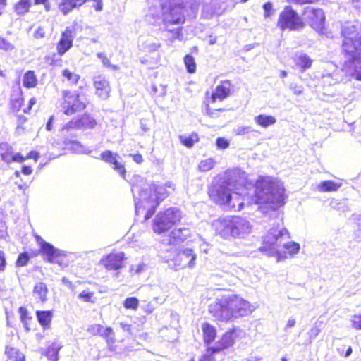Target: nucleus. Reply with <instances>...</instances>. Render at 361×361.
<instances>
[{
	"mask_svg": "<svg viewBox=\"0 0 361 361\" xmlns=\"http://www.w3.org/2000/svg\"><path fill=\"white\" fill-rule=\"evenodd\" d=\"M0 49L6 52H11L15 49V45L8 42L6 39L0 37Z\"/></svg>",
	"mask_w": 361,
	"mask_h": 361,
	"instance_id": "nucleus-46",
	"label": "nucleus"
},
{
	"mask_svg": "<svg viewBox=\"0 0 361 361\" xmlns=\"http://www.w3.org/2000/svg\"><path fill=\"white\" fill-rule=\"evenodd\" d=\"M99 159L103 161L112 166L113 169L116 171L123 178H126V169L119 159L121 157L111 150L104 151L100 154Z\"/></svg>",
	"mask_w": 361,
	"mask_h": 361,
	"instance_id": "nucleus-16",
	"label": "nucleus"
},
{
	"mask_svg": "<svg viewBox=\"0 0 361 361\" xmlns=\"http://www.w3.org/2000/svg\"><path fill=\"white\" fill-rule=\"evenodd\" d=\"M25 161V158L20 153H16L12 154V159H11V162H18L22 163Z\"/></svg>",
	"mask_w": 361,
	"mask_h": 361,
	"instance_id": "nucleus-57",
	"label": "nucleus"
},
{
	"mask_svg": "<svg viewBox=\"0 0 361 361\" xmlns=\"http://www.w3.org/2000/svg\"><path fill=\"white\" fill-rule=\"evenodd\" d=\"M221 353V348L213 346L207 348L206 352L202 355L200 361H216L215 356Z\"/></svg>",
	"mask_w": 361,
	"mask_h": 361,
	"instance_id": "nucleus-32",
	"label": "nucleus"
},
{
	"mask_svg": "<svg viewBox=\"0 0 361 361\" xmlns=\"http://www.w3.org/2000/svg\"><path fill=\"white\" fill-rule=\"evenodd\" d=\"M142 309L145 312L150 314L154 311V307L150 302H147L145 305L142 306Z\"/></svg>",
	"mask_w": 361,
	"mask_h": 361,
	"instance_id": "nucleus-60",
	"label": "nucleus"
},
{
	"mask_svg": "<svg viewBox=\"0 0 361 361\" xmlns=\"http://www.w3.org/2000/svg\"><path fill=\"white\" fill-rule=\"evenodd\" d=\"M93 295V292L84 290L78 295V298L85 302H92V298Z\"/></svg>",
	"mask_w": 361,
	"mask_h": 361,
	"instance_id": "nucleus-50",
	"label": "nucleus"
},
{
	"mask_svg": "<svg viewBox=\"0 0 361 361\" xmlns=\"http://www.w3.org/2000/svg\"><path fill=\"white\" fill-rule=\"evenodd\" d=\"M235 332L234 331L226 332L219 343L215 345L221 348V352L230 346H231L235 340Z\"/></svg>",
	"mask_w": 361,
	"mask_h": 361,
	"instance_id": "nucleus-24",
	"label": "nucleus"
},
{
	"mask_svg": "<svg viewBox=\"0 0 361 361\" xmlns=\"http://www.w3.org/2000/svg\"><path fill=\"white\" fill-rule=\"evenodd\" d=\"M350 321L353 328L357 330H361V313L353 315Z\"/></svg>",
	"mask_w": 361,
	"mask_h": 361,
	"instance_id": "nucleus-51",
	"label": "nucleus"
},
{
	"mask_svg": "<svg viewBox=\"0 0 361 361\" xmlns=\"http://www.w3.org/2000/svg\"><path fill=\"white\" fill-rule=\"evenodd\" d=\"M254 121L257 126L267 128L274 125L276 123V119L272 116L262 114L255 116Z\"/></svg>",
	"mask_w": 361,
	"mask_h": 361,
	"instance_id": "nucleus-23",
	"label": "nucleus"
},
{
	"mask_svg": "<svg viewBox=\"0 0 361 361\" xmlns=\"http://www.w3.org/2000/svg\"><path fill=\"white\" fill-rule=\"evenodd\" d=\"M302 15L314 30H319L324 27L326 18L322 9L308 6L304 8Z\"/></svg>",
	"mask_w": 361,
	"mask_h": 361,
	"instance_id": "nucleus-13",
	"label": "nucleus"
},
{
	"mask_svg": "<svg viewBox=\"0 0 361 361\" xmlns=\"http://www.w3.org/2000/svg\"><path fill=\"white\" fill-rule=\"evenodd\" d=\"M253 132H256V130L250 126H240L234 128V133L236 135H244Z\"/></svg>",
	"mask_w": 361,
	"mask_h": 361,
	"instance_id": "nucleus-47",
	"label": "nucleus"
},
{
	"mask_svg": "<svg viewBox=\"0 0 361 361\" xmlns=\"http://www.w3.org/2000/svg\"><path fill=\"white\" fill-rule=\"evenodd\" d=\"M324 77L326 78V81L329 82L330 85L347 80V79H344L343 77L338 75L337 72H334L332 73L324 75Z\"/></svg>",
	"mask_w": 361,
	"mask_h": 361,
	"instance_id": "nucleus-45",
	"label": "nucleus"
},
{
	"mask_svg": "<svg viewBox=\"0 0 361 361\" xmlns=\"http://www.w3.org/2000/svg\"><path fill=\"white\" fill-rule=\"evenodd\" d=\"M81 129L78 118H73L66 123L61 129L63 135H75L76 130Z\"/></svg>",
	"mask_w": 361,
	"mask_h": 361,
	"instance_id": "nucleus-25",
	"label": "nucleus"
},
{
	"mask_svg": "<svg viewBox=\"0 0 361 361\" xmlns=\"http://www.w3.org/2000/svg\"><path fill=\"white\" fill-rule=\"evenodd\" d=\"M224 111V109H212L209 107V104H207L204 113L210 118H215L219 116V112Z\"/></svg>",
	"mask_w": 361,
	"mask_h": 361,
	"instance_id": "nucleus-48",
	"label": "nucleus"
},
{
	"mask_svg": "<svg viewBox=\"0 0 361 361\" xmlns=\"http://www.w3.org/2000/svg\"><path fill=\"white\" fill-rule=\"evenodd\" d=\"M18 312L20 316V321L23 323L24 328L27 331H30V327L29 322L31 321L32 317L29 315L27 308L25 307H20L18 309Z\"/></svg>",
	"mask_w": 361,
	"mask_h": 361,
	"instance_id": "nucleus-35",
	"label": "nucleus"
},
{
	"mask_svg": "<svg viewBox=\"0 0 361 361\" xmlns=\"http://www.w3.org/2000/svg\"><path fill=\"white\" fill-rule=\"evenodd\" d=\"M30 259V256L27 252L20 253L16 261L17 267H24L27 265Z\"/></svg>",
	"mask_w": 361,
	"mask_h": 361,
	"instance_id": "nucleus-49",
	"label": "nucleus"
},
{
	"mask_svg": "<svg viewBox=\"0 0 361 361\" xmlns=\"http://www.w3.org/2000/svg\"><path fill=\"white\" fill-rule=\"evenodd\" d=\"M185 0H161V13L157 18L161 17L166 24H180L185 21L183 4Z\"/></svg>",
	"mask_w": 361,
	"mask_h": 361,
	"instance_id": "nucleus-9",
	"label": "nucleus"
},
{
	"mask_svg": "<svg viewBox=\"0 0 361 361\" xmlns=\"http://www.w3.org/2000/svg\"><path fill=\"white\" fill-rule=\"evenodd\" d=\"M277 26L283 31L287 29L298 30L304 27V23L298 13L290 6H286L279 14Z\"/></svg>",
	"mask_w": 361,
	"mask_h": 361,
	"instance_id": "nucleus-10",
	"label": "nucleus"
},
{
	"mask_svg": "<svg viewBox=\"0 0 361 361\" xmlns=\"http://www.w3.org/2000/svg\"><path fill=\"white\" fill-rule=\"evenodd\" d=\"M94 1H95V4L93 6V7L94 8V9L97 11H102L103 9V2H102V0H93Z\"/></svg>",
	"mask_w": 361,
	"mask_h": 361,
	"instance_id": "nucleus-62",
	"label": "nucleus"
},
{
	"mask_svg": "<svg viewBox=\"0 0 361 361\" xmlns=\"http://www.w3.org/2000/svg\"><path fill=\"white\" fill-rule=\"evenodd\" d=\"M125 259V254L123 252H111L104 255L100 259L99 263L108 271H116L123 267Z\"/></svg>",
	"mask_w": 361,
	"mask_h": 361,
	"instance_id": "nucleus-15",
	"label": "nucleus"
},
{
	"mask_svg": "<svg viewBox=\"0 0 361 361\" xmlns=\"http://www.w3.org/2000/svg\"><path fill=\"white\" fill-rule=\"evenodd\" d=\"M262 8L264 11V18H269L271 16V12L273 11L272 4L271 2H267V3L264 4Z\"/></svg>",
	"mask_w": 361,
	"mask_h": 361,
	"instance_id": "nucleus-54",
	"label": "nucleus"
},
{
	"mask_svg": "<svg viewBox=\"0 0 361 361\" xmlns=\"http://www.w3.org/2000/svg\"><path fill=\"white\" fill-rule=\"evenodd\" d=\"M190 235V230L187 227H180L171 231L169 235L163 239V245H176L182 243Z\"/></svg>",
	"mask_w": 361,
	"mask_h": 361,
	"instance_id": "nucleus-17",
	"label": "nucleus"
},
{
	"mask_svg": "<svg viewBox=\"0 0 361 361\" xmlns=\"http://www.w3.org/2000/svg\"><path fill=\"white\" fill-rule=\"evenodd\" d=\"M216 233L224 239L231 237L244 238L252 229L250 222L245 218L233 216L219 219L213 222Z\"/></svg>",
	"mask_w": 361,
	"mask_h": 361,
	"instance_id": "nucleus-7",
	"label": "nucleus"
},
{
	"mask_svg": "<svg viewBox=\"0 0 361 361\" xmlns=\"http://www.w3.org/2000/svg\"><path fill=\"white\" fill-rule=\"evenodd\" d=\"M81 128H94L97 125L95 119L88 115H83L78 118Z\"/></svg>",
	"mask_w": 361,
	"mask_h": 361,
	"instance_id": "nucleus-36",
	"label": "nucleus"
},
{
	"mask_svg": "<svg viewBox=\"0 0 361 361\" xmlns=\"http://www.w3.org/2000/svg\"><path fill=\"white\" fill-rule=\"evenodd\" d=\"M232 85L228 80H223L217 85L212 94L211 101L215 102L217 99L222 101L227 98L231 94Z\"/></svg>",
	"mask_w": 361,
	"mask_h": 361,
	"instance_id": "nucleus-20",
	"label": "nucleus"
},
{
	"mask_svg": "<svg viewBox=\"0 0 361 361\" xmlns=\"http://www.w3.org/2000/svg\"><path fill=\"white\" fill-rule=\"evenodd\" d=\"M61 74L71 85H76L80 78L79 75L68 69H63Z\"/></svg>",
	"mask_w": 361,
	"mask_h": 361,
	"instance_id": "nucleus-39",
	"label": "nucleus"
},
{
	"mask_svg": "<svg viewBox=\"0 0 361 361\" xmlns=\"http://www.w3.org/2000/svg\"><path fill=\"white\" fill-rule=\"evenodd\" d=\"M6 265L5 254L3 251H0V272L5 269Z\"/></svg>",
	"mask_w": 361,
	"mask_h": 361,
	"instance_id": "nucleus-59",
	"label": "nucleus"
},
{
	"mask_svg": "<svg viewBox=\"0 0 361 361\" xmlns=\"http://www.w3.org/2000/svg\"><path fill=\"white\" fill-rule=\"evenodd\" d=\"M61 348V345L57 343H53L51 345H50L48 347L46 353L47 358L51 361H57L58 353Z\"/></svg>",
	"mask_w": 361,
	"mask_h": 361,
	"instance_id": "nucleus-33",
	"label": "nucleus"
},
{
	"mask_svg": "<svg viewBox=\"0 0 361 361\" xmlns=\"http://www.w3.org/2000/svg\"><path fill=\"white\" fill-rule=\"evenodd\" d=\"M97 56L99 59H101L102 63L104 67L108 68L109 66H111V63L108 57L102 52H98Z\"/></svg>",
	"mask_w": 361,
	"mask_h": 361,
	"instance_id": "nucleus-56",
	"label": "nucleus"
},
{
	"mask_svg": "<svg viewBox=\"0 0 361 361\" xmlns=\"http://www.w3.org/2000/svg\"><path fill=\"white\" fill-rule=\"evenodd\" d=\"M288 238L289 233L286 228H273L263 238L260 250L265 252L268 256H276L278 262L286 258L287 254L293 256L299 252L300 246L293 241L282 244L283 240Z\"/></svg>",
	"mask_w": 361,
	"mask_h": 361,
	"instance_id": "nucleus-5",
	"label": "nucleus"
},
{
	"mask_svg": "<svg viewBox=\"0 0 361 361\" xmlns=\"http://www.w3.org/2000/svg\"><path fill=\"white\" fill-rule=\"evenodd\" d=\"M181 143L185 147L190 148L193 146L195 142L198 141V135L195 133L190 135L188 137L180 136Z\"/></svg>",
	"mask_w": 361,
	"mask_h": 361,
	"instance_id": "nucleus-42",
	"label": "nucleus"
},
{
	"mask_svg": "<svg viewBox=\"0 0 361 361\" xmlns=\"http://www.w3.org/2000/svg\"><path fill=\"white\" fill-rule=\"evenodd\" d=\"M36 316L39 323L43 326L44 329H49L53 317L52 310H37Z\"/></svg>",
	"mask_w": 361,
	"mask_h": 361,
	"instance_id": "nucleus-21",
	"label": "nucleus"
},
{
	"mask_svg": "<svg viewBox=\"0 0 361 361\" xmlns=\"http://www.w3.org/2000/svg\"><path fill=\"white\" fill-rule=\"evenodd\" d=\"M63 99V112L68 116L72 115L78 111L84 109L86 107L85 102H83L80 98V96L75 92L64 91Z\"/></svg>",
	"mask_w": 361,
	"mask_h": 361,
	"instance_id": "nucleus-12",
	"label": "nucleus"
},
{
	"mask_svg": "<svg viewBox=\"0 0 361 361\" xmlns=\"http://www.w3.org/2000/svg\"><path fill=\"white\" fill-rule=\"evenodd\" d=\"M102 330L103 326L98 324H92L87 329V331L92 335H100Z\"/></svg>",
	"mask_w": 361,
	"mask_h": 361,
	"instance_id": "nucleus-52",
	"label": "nucleus"
},
{
	"mask_svg": "<svg viewBox=\"0 0 361 361\" xmlns=\"http://www.w3.org/2000/svg\"><path fill=\"white\" fill-rule=\"evenodd\" d=\"M47 287L44 283H37L33 290V295L36 299L44 302L47 300Z\"/></svg>",
	"mask_w": 361,
	"mask_h": 361,
	"instance_id": "nucleus-26",
	"label": "nucleus"
},
{
	"mask_svg": "<svg viewBox=\"0 0 361 361\" xmlns=\"http://www.w3.org/2000/svg\"><path fill=\"white\" fill-rule=\"evenodd\" d=\"M94 86L96 89V94L102 99L109 97L111 87L108 80L103 75H98L94 78Z\"/></svg>",
	"mask_w": 361,
	"mask_h": 361,
	"instance_id": "nucleus-19",
	"label": "nucleus"
},
{
	"mask_svg": "<svg viewBox=\"0 0 361 361\" xmlns=\"http://www.w3.org/2000/svg\"><path fill=\"white\" fill-rule=\"evenodd\" d=\"M75 38L74 29L71 27H67L61 33V38L56 45L57 53L63 56L72 47Z\"/></svg>",
	"mask_w": 361,
	"mask_h": 361,
	"instance_id": "nucleus-18",
	"label": "nucleus"
},
{
	"mask_svg": "<svg viewBox=\"0 0 361 361\" xmlns=\"http://www.w3.org/2000/svg\"><path fill=\"white\" fill-rule=\"evenodd\" d=\"M161 47V43L153 38H148L144 41L142 44V49L148 52H154L157 51Z\"/></svg>",
	"mask_w": 361,
	"mask_h": 361,
	"instance_id": "nucleus-31",
	"label": "nucleus"
},
{
	"mask_svg": "<svg viewBox=\"0 0 361 361\" xmlns=\"http://www.w3.org/2000/svg\"><path fill=\"white\" fill-rule=\"evenodd\" d=\"M13 153V147L9 144L7 142L0 143V156L4 161L10 164Z\"/></svg>",
	"mask_w": 361,
	"mask_h": 361,
	"instance_id": "nucleus-27",
	"label": "nucleus"
},
{
	"mask_svg": "<svg viewBox=\"0 0 361 361\" xmlns=\"http://www.w3.org/2000/svg\"><path fill=\"white\" fill-rule=\"evenodd\" d=\"M343 51L345 61L342 72L357 80H361V25L345 23L342 28Z\"/></svg>",
	"mask_w": 361,
	"mask_h": 361,
	"instance_id": "nucleus-3",
	"label": "nucleus"
},
{
	"mask_svg": "<svg viewBox=\"0 0 361 361\" xmlns=\"http://www.w3.org/2000/svg\"><path fill=\"white\" fill-rule=\"evenodd\" d=\"M251 312L250 302L233 293L223 295L209 306V312L221 322H229L233 318L247 316Z\"/></svg>",
	"mask_w": 361,
	"mask_h": 361,
	"instance_id": "nucleus-4",
	"label": "nucleus"
},
{
	"mask_svg": "<svg viewBox=\"0 0 361 361\" xmlns=\"http://www.w3.org/2000/svg\"><path fill=\"white\" fill-rule=\"evenodd\" d=\"M184 63L188 73H193L196 71V63L192 56L186 55L184 57Z\"/></svg>",
	"mask_w": 361,
	"mask_h": 361,
	"instance_id": "nucleus-41",
	"label": "nucleus"
},
{
	"mask_svg": "<svg viewBox=\"0 0 361 361\" xmlns=\"http://www.w3.org/2000/svg\"><path fill=\"white\" fill-rule=\"evenodd\" d=\"M284 188L281 182L271 177L261 178L256 183L254 196L247 204H260L259 209L265 216L276 219L274 228L280 230L278 227L282 221V216L278 210L284 204ZM273 229V228H272ZM271 228L268 231V233Z\"/></svg>",
	"mask_w": 361,
	"mask_h": 361,
	"instance_id": "nucleus-1",
	"label": "nucleus"
},
{
	"mask_svg": "<svg viewBox=\"0 0 361 361\" xmlns=\"http://www.w3.org/2000/svg\"><path fill=\"white\" fill-rule=\"evenodd\" d=\"M145 267L146 265L144 263L132 265L130 268V272L131 274H139L145 270Z\"/></svg>",
	"mask_w": 361,
	"mask_h": 361,
	"instance_id": "nucleus-53",
	"label": "nucleus"
},
{
	"mask_svg": "<svg viewBox=\"0 0 361 361\" xmlns=\"http://www.w3.org/2000/svg\"><path fill=\"white\" fill-rule=\"evenodd\" d=\"M70 142L72 144L71 149L75 153L89 154L92 152L91 149L78 141H70Z\"/></svg>",
	"mask_w": 361,
	"mask_h": 361,
	"instance_id": "nucleus-40",
	"label": "nucleus"
},
{
	"mask_svg": "<svg viewBox=\"0 0 361 361\" xmlns=\"http://www.w3.org/2000/svg\"><path fill=\"white\" fill-rule=\"evenodd\" d=\"M133 159L137 164H141L143 161L142 156L140 154H136L132 156Z\"/></svg>",
	"mask_w": 361,
	"mask_h": 361,
	"instance_id": "nucleus-64",
	"label": "nucleus"
},
{
	"mask_svg": "<svg viewBox=\"0 0 361 361\" xmlns=\"http://www.w3.org/2000/svg\"><path fill=\"white\" fill-rule=\"evenodd\" d=\"M341 186V183H336L333 180H324L318 185V190L324 192H333L336 191Z\"/></svg>",
	"mask_w": 361,
	"mask_h": 361,
	"instance_id": "nucleus-29",
	"label": "nucleus"
},
{
	"mask_svg": "<svg viewBox=\"0 0 361 361\" xmlns=\"http://www.w3.org/2000/svg\"><path fill=\"white\" fill-rule=\"evenodd\" d=\"M216 144L219 149H226L229 146V142L223 137H219L216 139Z\"/></svg>",
	"mask_w": 361,
	"mask_h": 361,
	"instance_id": "nucleus-55",
	"label": "nucleus"
},
{
	"mask_svg": "<svg viewBox=\"0 0 361 361\" xmlns=\"http://www.w3.org/2000/svg\"><path fill=\"white\" fill-rule=\"evenodd\" d=\"M204 343L209 345L216 338V329L210 324L205 322L202 326Z\"/></svg>",
	"mask_w": 361,
	"mask_h": 361,
	"instance_id": "nucleus-22",
	"label": "nucleus"
},
{
	"mask_svg": "<svg viewBox=\"0 0 361 361\" xmlns=\"http://www.w3.org/2000/svg\"><path fill=\"white\" fill-rule=\"evenodd\" d=\"M234 182L226 176L214 180L209 189L210 198L216 204L224 207V209L240 211L243 209L245 202L238 193H233Z\"/></svg>",
	"mask_w": 361,
	"mask_h": 361,
	"instance_id": "nucleus-6",
	"label": "nucleus"
},
{
	"mask_svg": "<svg viewBox=\"0 0 361 361\" xmlns=\"http://www.w3.org/2000/svg\"><path fill=\"white\" fill-rule=\"evenodd\" d=\"M44 35H45V32H44V30L43 28L42 27H38L35 32H34V37L36 38V39H41V38H43L44 37Z\"/></svg>",
	"mask_w": 361,
	"mask_h": 361,
	"instance_id": "nucleus-61",
	"label": "nucleus"
},
{
	"mask_svg": "<svg viewBox=\"0 0 361 361\" xmlns=\"http://www.w3.org/2000/svg\"><path fill=\"white\" fill-rule=\"evenodd\" d=\"M166 187L173 190L171 183H167L165 185H156L140 176L135 177L131 191L135 198L136 214H137L141 209H146L145 219H150L161 202L168 197L169 192Z\"/></svg>",
	"mask_w": 361,
	"mask_h": 361,
	"instance_id": "nucleus-2",
	"label": "nucleus"
},
{
	"mask_svg": "<svg viewBox=\"0 0 361 361\" xmlns=\"http://www.w3.org/2000/svg\"><path fill=\"white\" fill-rule=\"evenodd\" d=\"M31 6V0H19L14 6V10L17 15L24 16L29 12Z\"/></svg>",
	"mask_w": 361,
	"mask_h": 361,
	"instance_id": "nucleus-30",
	"label": "nucleus"
},
{
	"mask_svg": "<svg viewBox=\"0 0 361 361\" xmlns=\"http://www.w3.org/2000/svg\"><path fill=\"white\" fill-rule=\"evenodd\" d=\"M296 64L299 66L302 71L310 68L312 66V61L307 54H300L297 56Z\"/></svg>",
	"mask_w": 361,
	"mask_h": 361,
	"instance_id": "nucleus-34",
	"label": "nucleus"
},
{
	"mask_svg": "<svg viewBox=\"0 0 361 361\" xmlns=\"http://www.w3.org/2000/svg\"><path fill=\"white\" fill-rule=\"evenodd\" d=\"M6 353L8 355V357L13 359L14 361H24L25 360L24 355L15 348L6 347Z\"/></svg>",
	"mask_w": 361,
	"mask_h": 361,
	"instance_id": "nucleus-37",
	"label": "nucleus"
},
{
	"mask_svg": "<svg viewBox=\"0 0 361 361\" xmlns=\"http://www.w3.org/2000/svg\"><path fill=\"white\" fill-rule=\"evenodd\" d=\"M182 28H178L175 30L173 32V38L178 39H182L183 35L181 32Z\"/></svg>",
	"mask_w": 361,
	"mask_h": 361,
	"instance_id": "nucleus-63",
	"label": "nucleus"
},
{
	"mask_svg": "<svg viewBox=\"0 0 361 361\" xmlns=\"http://www.w3.org/2000/svg\"><path fill=\"white\" fill-rule=\"evenodd\" d=\"M215 164L216 162L213 159L208 158L200 162L198 169L201 172H207L214 168Z\"/></svg>",
	"mask_w": 361,
	"mask_h": 361,
	"instance_id": "nucleus-38",
	"label": "nucleus"
},
{
	"mask_svg": "<svg viewBox=\"0 0 361 361\" xmlns=\"http://www.w3.org/2000/svg\"><path fill=\"white\" fill-rule=\"evenodd\" d=\"M183 217V213L179 208L169 207L156 215L153 219L152 229L157 234L165 233L180 223Z\"/></svg>",
	"mask_w": 361,
	"mask_h": 361,
	"instance_id": "nucleus-8",
	"label": "nucleus"
},
{
	"mask_svg": "<svg viewBox=\"0 0 361 361\" xmlns=\"http://www.w3.org/2000/svg\"><path fill=\"white\" fill-rule=\"evenodd\" d=\"M37 240L40 246V250L46 256L47 260L51 263H56L62 265L63 259L66 256L64 251L54 247L51 244L44 241L41 237L37 236Z\"/></svg>",
	"mask_w": 361,
	"mask_h": 361,
	"instance_id": "nucleus-11",
	"label": "nucleus"
},
{
	"mask_svg": "<svg viewBox=\"0 0 361 361\" xmlns=\"http://www.w3.org/2000/svg\"><path fill=\"white\" fill-rule=\"evenodd\" d=\"M196 258L197 255L192 249L184 248L180 250L173 259L175 269L194 268L196 265Z\"/></svg>",
	"mask_w": 361,
	"mask_h": 361,
	"instance_id": "nucleus-14",
	"label": "nucleus"
},
{
	"mask_svg": "<svg viewBox=\"0 0 361 361\" xmlns=\"http://www.w3.org/2000/svg\"><path fill=\"white\" fill-rule=\"evenodd\" d=\"M100 336L106 338L108 345L113 344L115 341L113 329L111 327L103 328Z\"/></svg>",
	"mask_w": 361,
	"mask_h": 361,
	"instance_id": "nucleus-43",
	"label": "nucleus"
},
{
	"mask_svg": "<svg viewBox=\"0 0 361 361\" xmlns=\"http://www.w3.org/2000/svg\"><path fill=\"white\" fill-rule=\"evenodd\" d=\"M37 78L33 71H27L23 78V85L27 88H32L37 85Z\"/></svg>",
	"mask_w": 361,
	"mask_h": 361,
	"instance_id": "nucleus-28",
	"label": "nucleus"
},
{
	"mask_svg": "<svg viewBox=\"0 0 361 361\" xmlns=\"http://www.w3.org/2000/svg\"><path fill=\"white\" fill-rule=\"evenodd\" d=\"M139 300L135 297L127 298L123 302V306L126 309L136 310L138 308Z\"/></svg>",
	"mask_w": 361,
	"mask_h": 361,
	"instance_id": "nucleus-44",
	"label": "nucleus"
},
{
	"mask_svg": "<svg viewBox=\"0 0 361 361\" xmlns=\"http://www.w3.org/2000/svg\"><path fill=\"white\" fill-rule=\"evenodd\" d=\"M320 333V329L317 326H313L309 331V336L310 339L315 338Z\"/></svg>",
	"mask_w": 361,
	"mask_h": 361,
	"instance_id": "nucleus-58",
	"label": "nucleus"
}]
</instances>
